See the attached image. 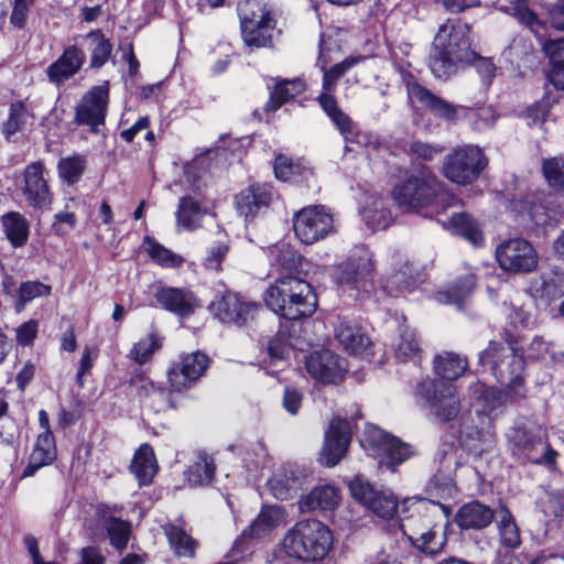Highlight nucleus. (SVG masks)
I'll return each mask as SVG.
<instances>
[{
  "mask_svg": "<svg viewBox=\"0 0 564 564\" xmlns=\"http://www.w3.org/2000/svg\"><path fill=\"white\" fill-rule=\"evenodd\" d=\"M540 280V285L534 289L536 297L551 303L564 296V270L553 268L541 273Z\"/></svg>",
  "mask_w": 564,
  "mask_h": 564,
  "instance_id": "obj_43",
  "label": "nucleus"
},
{
  "mask_svg": "<svg viewBox=\"0 0 564 564\" xmlns=\"http://www.w3.org/2000/svg\"><path fill=\"white\" fill-rule=\"evenodd\" d=\"M495 518L492 509L479 500H471L458 508L454 521L459 529H486Z\"/></svg>",
  "mask_w": 564,
  "mask_h": 564,
  "instance_id": "obj_30",
  "label": "nucleus"
},
{
  "mask_svg": "<svg viewBox=\"0 0 564 564\" xmlns=\"http://www.w3.org/2000/svg\"><path fill=\"white\" fill-rule=\"evenodd\" d=\"M477 280L475 273L458 275L447 285L446 290L440 291L437 295L444 297L446 303L462 305L465 299L474 292Z\"/></svg>",
  "mask_w": 564,
  "mask_h": 564,
  "instance_id": "obj_47",
  "label": "nucleus"
},
{
  "mask_svg": "<svg viewBox=\"0 0 564 564\" xmlns=\"http://www.w3.org/2000/svg\"><path fill=\"white\" fill-rule=\"evenodd\" d=\"M367 508L378 518L391 520L399 512V500L393 494L379 491Z\"/></svg>",
  "mask_w": 564,
  "mask_h": 564,
  "instance_id": "obj_57",
  "label": "nucleus"
},
{
  "mask_svg": "<svg viewBox=\"0 0 564 564\" xmlns=\"http://www.w3.org/2000/svg\"><path fill=\"white\" fill-rule=\"evenodd\" d=\"M304 476L291 465H284L268 480L271 495L284 501L295 498L302 490Z\"/></svg>",
  "mask_w": 564,
  "mask_h": 564,
  "instance_id": "obj_27",
  "label": "nucleus"
},
{
  "mask_svg": "<svg viewBox=\"0 0 564 564\" xmlns=\"http://www.w3.org/2000/svg\"><path fill=\"white\" fill-rule=\"evenodd\" d=\"M332 531H288L282 550L289 557L304 562L321 561L332 549Z\"/></svg>",
  "mask_w": 564,
  "mask_h": 564,
  "instance_id": "obj_11",
  "label": "nucleus"
},
{
  "mask_svg": "<svg viewBox=\"0 0 564 564\" xmlns=\"http://www.w3.org/2000/svg\"><path fill=\"white\" fill-rule=\"evenodd\" d=\"M290 351L291 344L289 336L280 329L267 344V355L270 366H275L280 361H288Z\"/></svg>",
  "mask_w": 564,
  "mask_h": 564,
  "instance_id": "obj_58",
  "label": "nucleus"
},
{
  "mask_svg": "<svg viewBox=\"0 0 564 564\" xmlns=\"http://www.w3.org/2000/svg\"><path fill=\"white\" fill-rule=\"evenodd\" d=\"M367 442L377 456L379 466L391 471H395L398 466L414 455L411 444L379 427L367 434Z\"/></svg>",
  "mask_w": 564,
  "mask_h": 564,
  "instance_id": "obj_15",
  "label": "nucleus"
},
{
  "mask_svg": "<svg viewBox=\"0 0 564 564\" xmlns=\"http://www.w3.org/2000/svg\"><path fill=\"white\" fill-rule=\"evenodd\" d=\"M333 229V217L322 205L307 206L293 216V230L296 238L312 245L325 238Z\"/></svg>",
  "mask_w": 564,
  "mask_h": 564,
  "instance_id": "obj_17",
  "label": "nucleus"
},
{
  "mask_svg": "<svg viewBox=\"0 0 564 564\" xmlns=\"http://www.w3.org/2000/svg\"><path fill=\"white\" fill-rule=\"evenodd\" d=\"M208 310L214 318L224 325L243 328L258 318L262 305L239 292L226 290L214 296Z\"/></svg>",
  "mask_w": 564,
  "mask_h": 564,
  "instance_id": "obj_9",
  "label": "nucleus"
},
{
  "mask_svg": "<svg viewBox=\"0 0 564 564\" xmlns=\"http://www.w3.org/2000/svg\"><path fill=\"white\" fill-rule=\"evenodd\" d=\"M448 225L454 235L464 238L474 247H481L485 243L480 224L469 213H453L448 219Z\"/></svg>",
  "mask_w": 564,
  "mask_h": 564,
  "instance_id": "obj_37",
  "label": "nucleus"
},
{
  "mask_svg": "<svg viewBox=\"0 0 564 564\" xmlns=\"http://www.w3.org/2000/svg\"><path fill=\"white\" fill-rule=\"evenodd\" d=\"M230 246L227 241H216L207 249L206 257L202 264L208 271L221 272L223 263L229 253Z\"/></svg>",
  "mask_w": 564,
  "mask_h": 564,
  "instance_id": "obj_61",
  "label": "nucleus"
},
{
  "mask_svg": "<svg viewBox=\"0 0 564 564\" xmlns=\"http://www.w3.org/2000/svg\"><path fill=\"white\" fill-rule=\"evenodd\" d=\"M265 305L286 321L312 316L317 310V295L303 276L278 278L263 296Z\"/></svg>",
  "mask_w": 564,
  "mask_h": 564,
  "instance_id": "obj_2",
  "label": "nucleus"
},
{
  "mask_svg": "<svg viewBox=\"0 0 564 564\" xmlns=\"http://www.w3.org/2000/svg\"><path fill=\"white\" fill-rule=\"evenodd\" d=\"M52 293V286L39 280L22 282L17 291L15 310L20 312L25 305L34 299L48 296Z\"/></svg>",
  "mask_w": 564,
  "mask_h": 564,
  "instance_id": "obj_54",
  "label": "nucleus"
},
{
  "mask_svg": "<svg viewBox=\"0 0 564 564\" xmlns=\"http://www.w3.org/2000/svg\"><path fill=\"white\" fill-rule=\"evenodd\" d=\"M307 88L306 82L295 77L292 79L276 77L270 88L269 98L263 105L265 115L276 112L281 107L301 96Z\"/></svg>",
  "mask_w": 564,
  "mask_h": 564,
  "instance_id": "obj_26",
  "label": "nucleus"
},
{
  "mask_svg": "<svg viewBox=\"0 0 564 564\" xmlns=\"http://www.w3.org/2000/svg\"><path fill=\"white\" fill-rule=\"evenodd\" d=\"M469 25L448 19L438 29L429 57V67L436 78H448L462 63L478 57L469 41Z\"/></svg>",
  "mask_w": 564,
  "mask_h": 564,
  "instance_id": "obj_1",
  "label": "nucleus"
},
{
  "mask_svg": "<svg viewBox=\"0 0 564 564\" xmlns=\"http://www.w3.org/2000/svg\"><path fill=\"white\" fill-rule=\"evenodd\" d=\"M307 373L324 384L337 383L344 378V369L338 355L329 349L315 350L305 358Z\"/></svg>",
  "mask_w": 564,
  "mask_h": 564,
  "instance_id": "obj_23",
  "label": "nucleus"
},
{
  "mask_svg": "<svg viewBox=\"0 0 564 564\" xmlns=\"http://www.w3.org/2000/svg\"><path fill=\"white\" fill-rule=\"evenodd\" d=\"M496 258L505 271L531 272L538 265V256L533 246L523 238H513L499 245Z\"/></svg>",
  "mask_w": 564,
  "mask_h": 564,
  "instance_id": "obj_19",
  "label": "nucleus"
},
{
  "mask_svg": "<svg viewBox=\"0 0 564 564\" xmlns=\"http://www.w3.org/2000/svg\"><path fill=\"white\" fill-rule=\"evenodd\" d=\"M171 549L177 556L192 557L197 547V541L186 531H165Z\"/></svg>",
  "mask_w": 564,
  "mask_h": 564,
  "instance_id": "obj_60",
  "label": "nucleus"
},
{
  "mask_svg": "<svg viewBox=\"0 0 564 564\" xmlns=\"http://www.w3.org/2000/svg\"><path fill=\"white\" fill-rule=\"evenodd\" d=\"M154 297L163 310L181 318L192 316L200 305L195 293L186 288L161 286Z\"/></svg>",
  "mask_w": 564,
  "mask_h": 564,
  "instance_id": "obj_24",
  "label": "nucleus"
},
{
  "mask_svg": "<svg viewBox=\"0 0 564 564\" xmlns=\"http://www.w3.org/2000/svg\"><path fill=\"white\" fill-rule=\"evenodd\" d=\"M126 383L135 390V395L141 401L152 395H159L166 399L169 408H177L173 401L174 392H172L171 387L166 388L163 383L154 382L142 369H135Z\"/></svg>",
  "mask_w": 564,
  "mask_h": 564,
  "instance_id": "obj_33",
  "label": "nucleus"
},
{
  "mask_svg": "<svg viewBox=\"0 0 564 564\" xmlns=\"http://www.w3.org/2000/svg\"><path fill=\"white\" fill-rule=\"evenodd\" d=\"M361 56H348L339 63L334 64L323 74L322 88L323 91L317 96L316 100L333 124L338 129L346 141L354 142V121L338 106V101L334 96L337 87V80L343 77L350 68H352Z\"/></svg>",
  "mask_w": 564,
  "mask_h": 564,
  "instance_id": "obj_7",
  "label": "nucleus"
},
{
  "mask_svg": "<svg viewBox=\"0 0 564 564\" xmlns=\"http://www.w3.org/2000/svg\"><path fill=\"white\" fill-rule=\"evenodd\" d=\"M129 469L138 480L140 487L149 486L153 482L159 466L154 449L150 444L144 443L138 447Z\"/></svg>",
  "mask_w": 564,
  "mask_h": 564,
  "instance_id": "obj_32",
  "label": "nucleus"
},
{
  "mask_svg": "<svg viewBox=\"0 0 564 564\" xmlns=\"http://www.w3.org/2000/svg\"><path fill=\"white\" fill-rule=\"evenodd\" d=\"M273 265L276 268L278 278L301 276L303 273L304 257L299 253L290 243L282 242L276 245L271 251Z\"/></svg>",
  "mask_w": 564,
  "mask_h": 564,
  "instance_id": "obj_36",
  "label": "nucleus"
},
{
  "mask_svg": "<svg viewBox=\"0 0 564 564\" xmlns=\"http://www.w3.org/2000/svg\"><path fill=\"white\" fill-rule=\"evenodd\" d=\"M108 104V86H93L80 97L76 105L73 123L77 127H88L91 133H98L99 127L106 123Z\"/></svg>",
  "mask_w": 564,
  "mask_h": 564,
  "instance_id": "obj_16",
  "label": "nucleus"
},
{
  "mask_svg": "<svg viewBox=\"0 0 564 564\" xmlns=\"http://www.w3.org/2000/svg\"><path fill=\"white\" fill-rule=\"evenodd\" d=\"M86 62L85 52L77 45H68L61 56L46 68L51 83L63 84L75 76Z\"/></svg>",
  "mask_w": 564,
  "mask_h": 564,
  "instance_id": "obj_25",
  "label": "nucleus"
},
{
  "mask_svg": "<svg viewBox=\"0 0 564 564\" xmlns=\"http://www.w3.org/2000/svg\"><path fill=\"white\" fill-rule=\"evenodd\" d=\"M421 167L417 172L404 170L391 189L395 205L409 213L419 214L432 206L438 194L436 175L422 164Z\"/></svg>",
  "mask_w": 564,
  "mask_h": 564,
  "instance_id": "obj_5",
  "label": "nucleus"
},
{
  "mask_svg": "<svg viewBox=\"0 0 564 564\" xmlns=\"http://www.w3.org/2000/svg\"><path fill=\"white\" fill-rule=\"evenodd\" d=\"M351 425L348 420L335 416L325 432L322 454L327 467L336 466L347 454L351 441Z\"/></svg>",
  "mask_w": 564,
  "mask_h": 564,
  "instance_id": "obj_20",
  "label": "nucleus"
},
{
  "mask_svg": "<svg viewBox=\"0 0 564 564\" xmlns=\"http://www.w3.org/2000/svg\"><path fill=\"white\" fill-rule=\"evenodd\" d=\"M273 173L278 181L310 188L311 182L315 181V171L304 158H290L285 154H275L273 161Z\"/></svg>",
  "mask_w": 564,
  "mask_h": 564,
  "instance_id": "obj_22",
  "label": "nucleus"
},
{
  "mask_svg": "<svg viewBox=\"0 0 564 564\" xmlns=\"http://www.w3.org/2000/svg\"><path fill=\"white\" fill-rule=\"evenodd\" d=\"M416 390L442 422H451L458 415L460 402L452 383L423 380L417 384Z\"/></svg>",
  "mask_w": 564,
  "mask_h": 564,
  "instance_id": "obj_14",
  "label": "nucleus"
},
{
  "mask_svg": "<svg viewBox=\"0 0 564 564\" xmlns=\"http://www.w3.org/2000/svg\"><path fill=\"white\" fill-rule=\"evenodd\" d=\"M511 455L521 463L545 466L556 469L558 452L551 446L546 438L532 429L517 426L509 438Z\"/></svg>",
  "mask_w": 564,
  "mask_h": 564,
  "instance_id": "obj_8",
  "label": "nucleus"
},
{
  "mask_svg": "<svg viewBox=\"0 0 564 564\" xmlns=\"http://www.w3.org/2000/svg\"><path fill=\"white\" fill-rule=\"evenodd\" d=\"M142 247L150 260L161 268L177 269L184 263L181 254L173 252L152 236L145 235L142 239Z\"/></svg>",
  "mask_w": 564,
  "mask_h": 564,
  "instance_id": "obj_42",
  "label": "nucleus"
},
{
  "mask_svg": "<svg viewBox=\"0 0 564 564\" xmlns=\"http://www.w3.org/2000/svg\"><path fill=\"white\" fill-rule=\"evenodd\" d=\"M467 366V359L455 352H444V355H437L434 359L435 373L444 382L457 380L466 371Z\"/></svg>",
  "mask_w": 564,
  "mask_h": 564,
  "instance_id": "obj_46",
  "label": "nucleus"
},
{
  "mask_svg": "<svg viewBox=\"0 0 564 564\" xmlns=\"http://www.w3.org/2000/svg\"><path fill=\"white\" fill-rule=\"evenodd\" d=\"M286 517L288 512L284 507L264 505L248 529H278L285 525Z\"/></svg>",
  "mask_w": 564,
  "mask_h": 564,
  "instance_id": "obj_51",
  "label": "nucleus"
},
{
  "mask_svg": "<svg viewBox=\"0 0 564 564\" xmlns=\"http://www.w3.org/2000/svg\"><path fill=\"white\" fill-rule=\"evenodd\" d=\"M275 189L270 182H252L234 197V207L246 224L267 213L273 200Z\"/></svg>",
  "mask_w": 564,
  "mask_h": 564,
  "instance_id": "obj_18",
  "label": "nucleus"
},
{
  "mask_svg": "<svg viewBox=\"0 0 564 564\" xmlns=\"http://www.w3.org/2000/svg\"><path fill=\"white\" fill-rule=\"evenodd\" d=\"M340 489L333 485H321L313 488L299 501L302 512L313 510L334 511L340 506Z\"/></svg>",
  "mask_w": 564,
  "mask_h": 564,
  "instance_id": "obj_29",
  "label": "nucleus"
},
{
  "mask_svg": "<svg viewBox=\"0 0 564 564\" xmlns=\"http://www.w3.org/2000/svg\"><path fill=\"white\" fill-rule=\"evenodd\" d=\"M395 358L398 361H413L419 364L422 359V349L417 335L409 328L403 329L400 334V340L395 349Z\"/></svg>",
  "mask_w": 564,
  "mask_h": 564,
  "instance_id": "obj_50",
  "label": "nucleus"
},
{
  "mask_svg": "<svg viewBox=\"0 0 564 564\" xmlns=\"http://www.w3.org/2000/svg\"><path fill=\"white\" fill-rule=\"evenodd\" d=\"M503 55L510 65L521 72L522 69H531L536 61V51L530 39L522 36L514 37Z\"/></svg>",
  "mask_w": 564,
  "mask_h": 564,
  "instance_id": "obj_39",
  "label": "nucleus"
},
{
  "mask_svg": "<svg viewBox=\"0 0 564 564\" xmlns=\"http://www.w3.org/2000/svg\"><path fill=\"white\" fill-rule=\"evenodd\" d=\"M29 111L22 100H15L10 104L8 118L3 121L1 132L9 140L18 133L26 123Z\"/></svg>",
  "mask_w": 564,
  "mask_h": 564,
  "instance_id": "obj_53",
  "label": "nucleus"
},
{
  "mask_svg": "<svg viewBox=\"0 0 564 564\" xmlns=\"http://www.w3.org/2000/svg\"><path fill=\"white\" fill-rule=\"evenodd\" d=\"M375 264L366 254L352 253L334 267L333 280L344 290L370 292Z\"/></svg>",
  "mask_w": 564,
  "mask_h": 564,
  "instance_id": "obj_13",
  "label": "nucleus"
},
{
  "mask_svg": "<svg viewBox=\"0 0 564 564\" xmlns=\"http://www.w3.org/2000/svg\"><path fill=\"white\" fill-rule=\"evenodd\" d=\"M422 282L420 273L409 263L391 273L382 285L383 291L392 297L410 294Z\"/></svg>",
  "mask_w": 564,
  "mask_h": 564,
  "instance_id": "obj_31",
  "label": "nucleus"
},
{
  "mask_svg": "<svg viewBox=\"0 0 564 564\" xmlns=\"http://www.w3.org/2000/svg\"><path fill=\"white\" fill-rule=\"evenodd\" d=\"M480 366L489 365L491 373L511 397L524 399L527 387L524 378L525 359L522 352H507L502 343L490 340L486 349L478 355Z\"/></svg>",
  "mask_w": 564,
  "mask_h": 564,
  "instance_id": "obj_4",
  "label": "nucleus"
},
{
  "mask_svg": "<svg viewBox=\"0 0 564 564\" xmlns=\"http://www.w3.org/2000/svg\"><path fill=\"white\" fill-rule=\"evenodd\" d=\"M239 33L243 45L250 51L274 46L278 20L273 9L262 0H242L236 8Z\"/></svg>",
  "mask_w": 564,
  "mask_h": 564,
  "instance_id": "obj_3",
  "label": "nucleus"
},
{
  "mask_svg": "<svg viewBox=\"0 0 564 564\" xmlns=\"http://www.w3.org/2000/svg\"><path fill=\"white\" fill-rule=\"evenodd\" d=\"M507 209L514 214L516 217L527 218L535 226H544L547 224L549 215L546 207L536 202L533 194L520 195L508 199Z\"/></svg>",
  "mask_w": 564,
  "mask_h": 564,
  "instance_id": "obj_35",
  "label": "nucleus"
},
{
  "mask_svg": "<svg viewBox=\"0 0 564 564\" xmlns=\"http://www.w3.org/2000/svg\"><path fill=\"white\" fill-rule=\"evenodd\" d=\"M96 529H133L122 505L97 503L94 513Z\"/></svg>",
  "mask_w": 564,
  "mask_h": 564,
  "instance_id": "obj_38",
  "label": "nucleus"
},
{
  "mask_svg": "<svg viewBox=\"0 0 564 564\" xmlns=\"http://www.w3.org/2000/svg\"><path fill=\"white\" fill-rule=\"evenodd\" d=\"M303 392L295 386L286 384L283 389L282 406L291 415L299 413L303 403Z\"/></svg>",
  "mask_w": 564,
  "mask_h": 564,
  "instance_id": "obj_64",
  "label": "nucleus"
},
{
  "mask_svg": "<svg viewBox=\"0 0 564 564\" xmlns=\"http://www.w3.org/2000/svg\"><path fill=\"white\" fill-rule=\"evenodd\" d=\"M336 338L351 354H361L371 344L364 328L350 323H341L339 325Z\"/></svg>",
  "mask_w": 564,
  "mask_h": 564,
  "instance_id": "obj_45",
  "label": "nucleus"
},
{
  "mask_svg": "<svg viewBox=\"0 0 564 564\" xmlns=\"http://www.w3.org/2000/svg\"><path fill=\"white\" fill-rule=\"evenodd\" d=\"M56 459L57 447L55 436H48L47 433L39 434L29 456L28 464L21 474V478L34 476L37 470L52 465Z\"/></svg>",
  "mask_w": 564,
  "mask_h": 564,
  "instance_id": "obj_28",
  "label": "nucleus"
},
{
  "mask_svg": "<svg viewBox=\"0 0 564 564\" xmlns=\"http://www.w3.org/2000/svg\"><path fill=\"white\" fill-rule=\"evenodd\" d=\"M541 171L550 187L564 191V159L562 156L543 159Z\"/></svg>",
  "mask_w": 564,
  "mask_h": 564,
  "instance_id": "obj_56",
  "label": "nucleus"
},
{
  "mask_svg": "<svg viewBox=\"0 0 564 564\" xmlns=\"http://www.w3.org/2000/svg\"><path fill=\"white\" fill-rule=\"evenodd\" d=\"M45 167L42 161L29 163L23 171V195L28 205L35 209H42L51 205L53 194L44 177Z\"/></svg>",
  "mask_w": 564,
  "mask_h": 564,
  "instance_id": "obj_21",
  "label": "nucleus"
},
{
  "mask_svg": "<svg viewBox=\"0 0 564 564\" xmlns=\"http://www.w3.org/2000/svg\"><path fill=\"white\" fill-rule=\"evenodd\" d=\"M542 51L549 59L547 80L556 90H564V39H547Z\"/></svg>",
  "mask_w": 564,
  "mask_h": 564,
  "instance_id": "obj_34",
  "label": "nucleus"
},
{
  "mask_svg": "<svg viewBox=\"0 0 564 564\" xmlns=\"http://www.w3.org/2000/svg\"><path fill=\"white\" fill-rule=\"evenodd\" d=\"M86 170V160L79 154L62 158L57 164L59 177L67 185H75L79 182Z\"/></svg>",
  "mask_w": 564,
  "mask_h": 564,
  "instance_id": "obj_52",
  "label": "nucleus"
},
{
  "mask_svg": "<svg viewBox=\"0 0 564 564\" xmlns=\"http://www.w3.org/2000/svg\"><path fill=\"white\" fill-rule=\"evenodd\" d=\"M400 77L409 98H415L434 117L449 124H455L458 121L460 110L468 109L465 106L454 105L435 95L432 90L421 85L415 75L405 68L400 69Z\"/></svg>",
  "mask_w": 564,
  "mask_h": 564,
  "instance_id": "obj_12",
  "label": "nucleus"
},
{
  "mask_svg": "<svg viewBox=\"0 0 564 564\" xmlns=\"http://www.w3.org/2000/svg\"><path fill=\"white\" fill-rule=\"evenodd\" d=\"M488 165L489 159L482 148L463 144L456 145L443 158L440 172L449 183L468 186L480 178Z\"/></svg>",
  "mask_w": 564,
  "mask_h": 564,
  "instance_id": "obj_6",
  "label": "nucleus"
},
{
  "mask_svg": "<svg viewBox=\"0 0 564 564\" xmlns=\"http://www.w3.org/2000/svg\"><path fill=\"white\" fill-rule=\"evenodd\" d=\"M206 215V208L200 199L191 195L182 196L178 199L175 213L176 221L188 231L198 229Z\"/></svg>",
  "mask_w": 564,
  "mask_h": 564,
  "instance_id": "obj_40",
  "label": "nucleus"
},
{
  "mask_svg": "<svg viewBox=\"0 0 564 564\" xmlns=\"http://www.w3.org/2000/svg\"><path fill=\"white\" fill-rule=\"evenodd\" d=\"M445 148L442 144H432L415 140L410 144V156L423 162H432L436 155L442 154Z\"/></svg>",
  "mask_w": 564,
  "mask_h": 564,
  "instance_id": "obj_62",
  "label": "nucleus"
},
{
  "mask_svg": "<svg viewBox=\"0 0 564 564\" xmlns=\"http://www.w3.org/2000/svg\"><path fill=\"white\" fill-rule=\"evenodd\" d=\"M1 224L7 239L13 248L23 247L29 239L30 226L19 212H9L1 216Z\"/></svg>",
  "mask_w": 564,
  "mask_h": 564,
  "instance_id": "obj_44",
  "label": "nucleus"
},
{
  "mask_svg": "<svg viewBox=\"0 0 564 564\" xmlns=\"http://www.w3.org/2000/svg\"><path fill=\"white\" fill-rule=\"evenodd\" d=\"M212 359L202 351L182 352L172 360L166 370L169 386L174 393H185L194 388L210 367Z\"/></svg>",
  "mask_w": 564,
  "mask_h": 564,
  "instance_id": "obj_10",
  "label": "nucleus"
},
{
  "mask_svg": "<svg viewBox=\"0 0 564 564\" xmlns=\"http://www.w3.org/2000/svg\"><path fill=\"white\" fill-rule=\"evenodd\" d=\"M86 39L94 44L90 50L91 69H100L112 56L113 46L111 41L105 35L101 29H95L86 34Z\"/></svg>",
  "mask_w": 564,
  "mask_h": 564,
  "instance_id": "obj_48",
  "label": "nucleus"
},
{
  "mask_svg": "<svg viewBox=\"0 0 564 564\" xmlns=\"http://www.w3.org/2000/svg\"><path fill=\"white\" fill-rule=\"evenodd\" d=\"M417 551L427 555H434L443 550L447 542L446 531H401Z\"/></svg>",
  "mask_w": 564,
  "mask_h": 564,
  "instance_id": "obj_41",
  "label": "nucleus"
},
{
  "mask_svg": "<svg viewBox=\"0 0 564 564\" xmlns=\"http://www.w3.org/2000/svg\"><path fill=\"white\" fill-rule=\"evenodd\" d=\"M552 105L546 96L529 106L525 110V117L530 120V126H543L546 122Z\"/></svg>",
  "mask_w": 564,
  "mask_h": 564,
  "instance_id": "obj_63",
  "label": "nucleus"
},
{
  "mask_svg": "<svg viewBox=\"0 0 564 564\" xmlns=\"http://www.w3.org/2000/svg\"><path fill=\"white\" fill-rule=\"evenodd\" d=\"M162 346L158 334L151 333L132 346L129 357L139 366H143L152 359L153 355L160 350Z\"/></svg>",
  "mask_w": 564,
  "mask_h": 564,
  "instance_id": "obj_55",
  "label": "nucleus"
},
{
  "mask_svg": "<svg viewBox=\"0 0 564 564\" xmlns=\"http://www.w3.org/2000/svg\"><path fill=\"white\" fill-rule=\"evenodd\" d=\"M348 489L357 502L367 507L370 501L376 498V495L380 491L364 476L356 475L349 482Z\"/></svg>",
  "mask_w": 564,
  "mask_h": 564,
  "instance_id": "obj_59",
  "label": "nucleus"
},
{
  "mask_svg": "<svg viewBox=\"0 0 564 564\" xmlns=\"http://www.w3.org/2000/svg\"><path fill=\"white\" fill-rule=\"evenodd\" d=\"M216 473V466L213 458L208 455H202L199 460L193 463L185 471V480L191 487L209 486Z\"/></svg>",
  "mask_w": 564,
  "mask_h": 564,
  "instance_id": "obj_49",
  "label": "nucleus"
}]
</instances>
